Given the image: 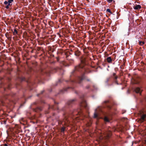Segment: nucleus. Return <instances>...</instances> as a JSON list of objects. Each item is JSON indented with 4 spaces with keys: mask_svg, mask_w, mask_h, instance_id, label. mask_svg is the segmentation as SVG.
Returning <instances> with one entry per match:
<instances>
[{
    "mask_svg": "<svg viewBox=\"0 0 146 146\" xmlns=\"http://www.w3.org/2000/svg\"><path fill=\"white\" fill-rule=\"evenodd\" d=\"M18 32L17 31L16 29H14V31L13 32V35L15 36L17 34Z\"/></svg>",
    "mask_w": 146,
    "mask_h": 146,
    "instance_id": "6ab92c4d",
    "label": "nucleus"
},
{
    "mask_svg": "<svg viewBox=\"0 0 146 146\" xmlns=\"http://www.w3.org/2000/svg\"><path fill=\"white\" fill-rule=\"evenodd\" d=\"M133 9L135 10H139L141 8V6L139 5H137L133 7Z\"/></svg>",
    "mask_w": 146,
    "mask_h": 146,
    "instance_id": "f8f14e48",
    "label": "nucleus"
},
{
    "mask_svg": "<svg viewBox=\"0 0 146 146\" xmlns=\"http://www.w3.org/2000/svg\"><path fill=\"white\" fill-rule=\"evenodd\" d=\"M8 3H11L13 1V0H7Z\"/></svg>",
    "mask_w": 146,
    "mask_h": 146,
    "instance_id": "a878e982",
    "label": "nucleus"
},
{
    "mask_svg": "<svg viewBox=\"0 0 146 146\" xmlns=\"http://www.w3.org/2000/svg\"><path fill=\"white\" fill-rule=\"evenodd\" d=\"M8 3V1H5V2H4V4H5V5H7Z\"/></svg>",
    "mask_w": 146,
    "mask_h": 146,
    "instance_id": "7c9ffc66",
    "label": "nucleus"
},
{
    "mask_svg": "<svg viewBox=\"0 0 146 146\" xmlns=\"http://www.w3.org/2000/svg\"><path fill=\"white\" fill-rule=\"evenodd\" d=\"M70 88H71V87H68L66 88H64L63 90H61L60 91V94H63L64 92H65L67 91V89H69Z\"/></svg>",
    "mask_w": 146,
    "mask_h": 146,
    "instance_id": "dca6fc26",
    "label": "nucleus"
},
{
    "mask_svg": "<svg viewBox=\"0 0 146 146\" xmlns=\"http://www.w3.org/2000/svg\"><path fill=\"white\" fill-rule=\"evenodd\" d=\"M104 120L106 122H108L109 121V119L106 117H105L104 118Z\"/></svg>",
    "mask_w": 146,
    "mask_h": 146,
    "instance_id": "412c9836",
    "label": "nucleus"
},
{
    "mask_svg": "<svg viewBox=\"0 0 146 146\" xmlns=\"http://www.w3.org/2000/svg\"><path fill=\"white\" fill-rule=\"evenodd\" d=\"M44 92V90H42V91H41V92L40 94H37V96H38L40 95V94H42Z\"/></svg>",
    "mask_w": 146,
    "mask_h": 146,
    "instance_id": "393cba45",
    "label": "nucleus"
},
{
    "mask_svg": "<svg viewBox=\"0 0 146 146\" xmlns=\"http://www.w3.org/2000/svg\"><path fill=\"white\" fill-rule=\"evenodd\" d=\"M145 43V42L143 41H139V44L140 45H143Z\"/></svg>",
    "mask_w": 146,
    "mask_h": 146,
    "instance_id": "aec40b11",
    "label": "nucleus"
},
{
    "mask_svg": "<svg viewBox=\"0 0 146 146\" xmlns=\"http://www.w3.org/2000/svg\"><path fill=\"white\" fill-rule=\"evenodd\" d=\"M6 5L5 6V7L7 9H9L10 8V7L7 5Z\"/></svg>",
    "mask_w": 146,
    "mask_h": 146,
    "instance_id": "c756f323",
    "label": "nucleus"
},
{
    "mask_svg": "<svg viewBox=\"0 0 146 146\" xmlns=\"http://www.w3.org/2000/svg\"><path fill=\"white\" fill-rule=\"evenodd\" d=\"M109 79H110V78H107L106 79V82L107 83H108V82L109 81Z\"/></svg>",
    "mask_w": 146,
    "mask_h": 146,
    "instance_id": "72a5a7b5",
    "label": "nucleus"
},
{
    "mask_svg": "<svg viewBox=\"0 0 146 146\" xmlns=\"http://www.w3.org/2000/svg\"><path fill=\"white\" fill-rule=\"evenodd\" d=\"M31 84H33V83H32L31 82V83H29V86H30L31 85Z\"/></svg>",
    "mask_w": 146,
    "mask_h": 146,
    "instance_id": "ea45409f",
    "label": "nucleus"
},
{
    "mask_svg": "<svg viewBox=\"0 0 146 146\" xmlns=\"http://www.w3.org/2000/svg\"><path fill=\"white\" fill-rule=\"evenodd\" d=\"M90 87V86L89 85H87L86 86V88L87 89H89Z\"/></svg>",
    "mask_w": 146,
    "mask_h": 146,
    "instance_id": "f704fd0d",
    "label": "nucleus"
},
{
    "mask_svg": "<svg viewBox=\"0 0 146 146\" xmlns=\"http://www.w3.org/2000/svg\"><path fill=\"white\" fill-rule=\"evenodd\" d=\"M107 12H108L111 14H112V12L109 9H107L106 10Z\"/></svg>",
    "mask_w": 146,
    "mask_h": 146,
    "instance_id": "b1692460",
    "label": "nucleus"
},
{
    "mask_svg": "<svg viewBox=\"0 0 146 146\" xmlns=\"http://www.w3.org/2000/svg\"><path fill=\"white\" fill-rule=\"evenodd\" d=\"M103 105L104 107L106 108L109 110L111 109V104L109 100H107L104 101Z\"/></svg>",
    "mask_w": 146,
    "mask_h": 146,
    "instance_id": "20e7f679",
    "label": "nucleus"
},
{
    "mask_svg": "<svg viewBox=\"0 0 146 146\" xmlns=\"http://www.w3.org/2000/svg\"><path fill=\"white\" fill-rule=\"evenodd\" d=\"M138 83H139V82H137L135 83V84H138Z\"/></svg>",
    "mask_w": 146,
    "mask_h": 146,
    "instance_id": "37998d69",
    "label": "nucleus"
},
{
    "mask_svg": "<svg viewBox=\"0 0 146 146\" xmlns=\"http://www.w3.org/2000/svg\"><path fill=\"white\" fill-rule=\"evenodd\" d=\"M106 60L109 63H111L112 61V59L111 57H108Z\"/></svg>",
    "mask_w": 146,
    "mask_h": 146,
    "instance_id": "ddd939ff",
    "label": "nucleus"
},
{
    "mask_svg": "<svg viewBox=\"0 0 146 146\" xmlns=\"http://www.w3.org/2000/svg\"><path fill=\"white\" fill-rule=\"evenodd\" d=\"M66 130V127L64 126L62 127L60 129V132L63 134L64 133V131Z\"/></svg>",
    "mask_w": 146,
    "mask_h": 146,
    "instance_id": "f3484780",
    "label": "nucleus"
},
{
    "mask_svg": "<svg viewBox=\"0 0 146 146\" xmlns=\"http://www.w3.org/2000/svg\"><path fill=\"white\" fill-rule=\"evenodd\" d=\"M115 83H116V84H117V85H118V84H118V82H117V81L116 80V81H115Z\"/></svg>",
    "mask_w": 146,
    "mask_h": 146,
    "instance_id": "58836bf2",
    "label": "nucleus"
},
{
    "mask_svg": "<svg viewBox=\"0 0 146 146\" xmlns=\"http://www.w3.org/2000/svg\"><path fill=\"white\" fill-rule=\"evenodd\" d=\"M5 35L8 39L9 40H11L12 38L11 35H9L8 33H6Z\"/></svg>",
    "mask_w": 146,
    "mask_h": 146,
    "instance_id": "2eb2a0df",
    "label": "nucleus"
},
{
    "mask_svg": "<svg viewBox=\"0 0 146 146\" xmlns=\"http://www.w3.org/2000/svg\"><path fill=\"white\" fill-rule=\"evenodd\" d=\"M111 133L110 132V134L109 135H108L107 136L108 137H110V136L111 135Z\"/></svg>",
    "mask_w": 146,
    "mask_h": 146,
    "instance_id": "c9c22d12",
    "label": "nucleus"
},
{
    "mask_svg": "<svg viewBox=\"0 0 146 146\" xmlns=\"http://www.w3.org/2000/svg\"><path fill=\"white\" fill-rule=\"evenodd\" d=\"M54 105H50L49 106L48 109H51L53 110H58V103L56 102V101H54Z\"/></svg>",
    "mask_w": 146,
    "mask_h": 146,
    "instance_id": "423d86ee",
    "label": "nucleus"
},
{
    "mask_svg": "<svg viewBox=\"0 0 146 146\" xmlns=\"http://www.w3.org/2000/svg\"><path fill=\"white\" fill-rule=\"evenodd\" d=\"M145 141V142H146V139Z\"/></svg>",
    "mask_w": 146,
    "mask_h": 146,
    "instance_id": "8fccbe9b",
    "label": "nucleus"
},
{
    "mask_svg": "<svg viewBox=\"0 0 146 146\" xmlns=\"http://www.w3.org/2000/svg\"><path fill=\"white\" fill-rule=\"evenodd\" d=\"M57 71L59 72H62L63 71V70L58 68H50V71L48 72H47L45 70H42V69L40 70V73L41 74H43L44 73H46L48 76H49V73H52L53 72H56Z\"/></svg>",
    "mask_w": 146,
    "mask_h": 146,
    "instance_id": "7ed1b4c3",
    "label": "nucleus"
},
{
    "mask_svg": "<svg viewBox=\"0 0 146 146\" xmlns=\"http://www.w3.org/2000/svg\"><path fill=\"white\" fill-rule=\"evenodd\" d=\"M48 113V112H47L46 113Z\"/></svg>",
    "mask_w": 146,
    "mask_h": 146,
    "instance_id": "de8ad7c7",
    "label": "nucleus"
},
{
    "mask_svg": "<svg viewBox=\"0 0 146 146\" xmlns=\"http://www.w3.org/2000/svg\"><path fill=\"white\" fill-rule=\"evenodd\" d=\"M52 56H54V55H52Z\"/></svg>",
    "mask_w": 146,
    "mask_h": 146,
    "instance_id": "09e8293b",
    "label": "nucleus"
},
{
    "mask_svg": "<svg viewBox=\"0 0 146 146\" xmlns=\"http://www.w3.org/2000/svg\"><path fill=\"white\" fill-rule=\"evenodd\" d=\"M26 120L24 118H21L20 120V123H21L24 125V123H23V122H25Z\"/></svg>",
    "mask_w": 146,
    "mask_h": 146,
    "instance_id": "a211bd4d",
    "label": "nucleus"
},
{
    "mask_svg": "<svg viewBox=\"0 0 146 146\" xmlns=\"http://www.w3.org/2000/svg\"><path fill=\"white\" fill-rule=\"evenodd\" d=\"M19 79L21 81H24L25 80V78L24 77H20L19 78Z\"/></svg>",
    "mask_w": 146,
    "mask_h": 146,
    "instance_id": "4be33fe9",
    "label": "nucleus"
},
{
    "mask_svg": "<svg viewBox=\"0 0 146 146\" xmlns=\"http://www.w3.org/2000/svg\"><path fill=\"white\" fill-rule=\"evenodd\" d=\"M135 90L136 93H139L141 94V90L140 88L139 87L136 88L135 89Z\"/></svg>",
    "mask_w": 146,
    "mask_h": 146,
    "instance_id": "4468645a",
    "label": "nucleus"
},
{
    "mask_svg": "<svg viewBox=\"0 0 146 146\" xmlns=\"http://www.w3.org/2000/svg\"><path fill=\"white\" fill-rule=\"evenodd\" d=\"M56 60H57V61H59V58L58 57H56Z\"/></svg>",
    "mask_w": 146,
    "mask_h": 146,
    "instance_id": "e433bc0d",
    "label": "nucleus"
},
{
    "mask_svg": "<svg viewBox=\"0 0 146 146\" xmlns=\"http://www.w3.org/2000/svg\"><path fill=\"white\" fill-rule=\"evenodd\" d=\"M74 55L78 57L80 55V52L79 51L78 49H76L74 51Z\"/></svg>",
    "mask_w": 146,
    "mask_h": 146,
    "instance_id": "0eeeda50",
    "label": "nucleus"
},
{
    "mask_svg": "<svg viewBox=\"0 0 146 146\" xmlns=\"http://www.w3.org/2000/svg\"><path fill=\"white\" fill-rule=\"evenodd\" d=\"M145 119H146V115L145 114H143L141 117V121L142 122H143L145 120Z\"/></svg>",
    "mask_w": 146,
    "mask_h": 146,
    "instance_id": "9d476101",
    "label": "nucleus"
},
{
    "mask_svg": "<svg viewBox=\"0 0 146 146\" xmlns=\"http://www.w3.org/2000/svg\"><path fill=\"white\" fill-rule=\"evenodd\" d=\"M41 102H42V103H45V102L44 101H42Z\"/></svg>",
    "mask_w": 146,
    "mask_h": 146,
    "instance_id": "79ce46f5",
    "label": "nucleus"
},
{
    "mask_svg": "<svg viewBox=\"0 0 146 146\" xmlns=\"http://www.w3.org/2000/svg\"><path fill=\"white\" fill-rule=\"evenodd\" d=\"M55 49L54 48H53L52 49H51V51L52 52H54L55 51Z\"/></svg>",
    "mask_w": 146,
    "mask_h": 146,
    "instance_id": "473e14b6",
    "label": "nucleus"
},
{
    "mask_svg": "<svg viewBox=\"0 0 146 146\" xmlns=\"http://www.w3.org/2000/svg\"><path fill=\"white\" fill-rule=\"evenodd\" d=\"M3 146H9L7 145L6 144H5L3 145Z\"/></svg>",
    "mask_w": 146,
    "mask_h": 146,
    "instance_id": "4c0bfd02",
    "label": "nucleus"
},
{
    "mask_svg": "<svg viewBox=\"0 0 146 146\" xmlns=\"http://www.w3.org/2000/svg\"><path fill=\"white\" fill-rule=\"evenodd\" d=\"M69 56H66V58L67 59V60H68L70 63H71V64H72L74 62V60L73 59H70V58H69Z\"/></svg>",
    "mask_w": 146,
    "mask_h": 146,
    "instance_id": "9b49d317",
    "label": "nucleus"
},
{
    "mask_svg": "<svg viewBox=\"0 0 146 146\" xmlns=\"http://www.w3.org/2000/svg\"><path fill=\"white\" fill-rule=\"evenodd\" d=\"M75 93H76V94H78V91H75Z\"/></svg>",
    "mask_w": 146,
    "mask_h": 146,
    "instance_id": "a19ab883",
    "label": "nucleus"
},
{
    "mask_svg": "<svg viewBox=\"0 0 146 146\" xmlns=\"http://www.w3.org/2000/svg\"><path fill=\"white\" fill-rule=\"evenodd\" d=\"M62 82V80L61 79H60L58 80V82H57V84H58L59 83H60Z\"/></svg>",
    "mask_w": 146,
    "mask_h": 146,
    "instance_id": "bb28decb",
    "label": "nucleus"
},
{
    "mask_svg": "<svg viewBox=\"0 0 146 146\" xmlns=\"http://www.w3.org/2000/svg\"><path fill=\"white\" fill-rule=\"evenodd\" d=\"M54 63V62H52V63Z\"/></svg>",
    "mask_w": 146,
    "mask_h": 146,
    "instance_id": "49530a36",
    "label": "nucleus"
},
{
    "mask_svg": "<svg viewBox=\"0 0 146 146\" xmlns=\"http://www.w3.org/2000/svg\"><path fill=\"white\" fill-rule=\"evenodd\" d=\"M107 1L109 3H111L113 1V0H107Z\"/></svg>",
    "mask_w": 146,
    "mask_h": 146,
    "instance_id": "2f4dec72",
    "label": "nucleus"
},
{
    "mask_svg": "<svg viewBox=\"0 0 146 146\" xmlns=\"http://www.w3.org/2000/svg\"><path fill=\"white\" fill-rule=\"evenodd\" d=\"M6 86L4 88L5 90H6V88L10 89L11 88V84L10 83H8L6 85Z\"/></svg>",
    "mask_w": 146,
    "mask_h": 146,
    "instance_id": "1a4fd4ad",
    "label": "nucleus"
},
{
    "mask_svg": "<svg viewBox=\"0 0 146 146\" xmlns=\"http://www.w3.org/2000/svg\"><path fill=\"white\" fill-rule=\"evenodd\" d=\"M84 66V61L83 60H81V63L76 66L75 67L74 70L71 72L70 76V80H67L66 81L69 82L71 84L76 82L80 84L84 79L86 80L87 81L92 82L91 79L89 78L85 77L84 74L81 77H78L77 80H72V77L74 76L78 72L84 73L85 72V70Z\"/></svg>",
    "mask_w": 146,
    "mask_h": 146,
    "instance_id": "f03ea898",
    "label": "nucleus"
},
{
    "mask_svg": "<svg viewBox=\"0 0 146 146\" xmlns=\"http://www.w3.org/2000/svg\"><path fill=\"white\" fill-rule=\"evenodd\" d=\"M81 102L80 104V108L78 110H72L70 109L72 104L76 101V98L70 100H68L66 104L64 107L62 108L61 110L63 111L64 113L63 114L64 118L63 121H59V124H62V122L64 123V125L66 127H68L70 121L68 119V115H81L82 113V109L85 108L86 110H88L89 107L87 104L86 101L84 98V95H82L80 97Z\"/></svg>",
    "mask_w": 146,
    "mask_h": 146,
    "instance_id": "f257e3e1",
    "label": "nucleus"
},
{
    "mask_svg": "<svg viewBox=\"0 0 146 146\" xmlns=\"http://www.w3.org/2000/svg\"><path fill=\"white\" fill-rule=\"evenodd\" d=\"M93 87L94 88V89L96 90L97 89V87L95 85H94L93 86Z\"/></svg>",
    "mask_w": 146,
    "mask_h": 146,
    "instance_id": "cd10ccee",
    "label": "nucleus"
},
{
    "mask_svg": "<svg viewBox=\"0 0 146 146\" xmlns=\"http://www.w3.org/2000/svg\"><path fill=\"white\" fill-rule=\"evenodd\" d=\"M99 112H102V111L100 107H98V109H96L95 110L94 114V118H99L98 115H99L100 114L99 113Z\"/></svg>",
    "mask_w": 146,
    "mask_h": 146,
    "instance_id": "39448f33",
    "label": "nucleus"
},
{
    "mask_svg": "<svg viewBox=\"0 0 146 146\" xmlns=\"http://www.w3.org/2000/svg\"><path fill=\"white\" fill-rule=\"evenodd\" d=\"M33 110L35 112H38L42 110V108L41 107H37L36 108L33 109Z\"/></svg>",
    "mask_w": 146,
    "mask_h": 146,
    "instance_id": "6e6552de",
    "label": "nucleus"
},
{
    "mask_svg": "<svg viewBox=\"0 0 146 146\" xmlns=\"http://www.w3.org/2000/svg\"><path fill=\"white\" fill-rule=\"evenodd\" d=\"M113 76H114V78L115 79H117V76H116V74L115 73H113Z\"/></svg>",
    "mask_w": 146,
    "mask_h": 146,
    "instance_id": "5701e85b",
    "label": "nucleus"
},
{
    "mask_svg": "<svg viewBox=\"0 0 146 146\" xmlns=\"http://www.w3.org/2000/svg\"><path fill=\"white\" fill-rule=\"evenodd\" d=\"M113 28H114V27L113 26L112 27V29H113Z\"/></svg>",
    "mask_w": 146,
    "mask_h": 146,
    "instance_id": "c03bdc74",
    "label": "nucleus"
},
{
    "mask_svg": "<svg viewBox=\"0 0 146 146\" xmlns=\"http://www.w3.org/2000/svg\"><path fill=\"white\" fill-rule=\"evenodd\" d=\"M71 51H72V52H73V51H72V50H71Z\"/></svg>",
    "mask_w": 146,
    "mask_h": 146,
    "instance_id": "a18cd8bd",
    "label": "nucleus"
},
{
    "mask_svg": "<svg viewBox=\"0 0 146 146\" xmlns=\"http://www.w3.org/2000/svg\"><path fill=\"white\" fill-rule=\"evenodd\" d=\"M12 5V4L8 3L7 5L10 7Z\"/></svg>",
    "mask_w": 146,
    "mask_h": 146,
    "instance_id": "c85d7f7f",
    "label": "nucleus"
}]
</instances>
